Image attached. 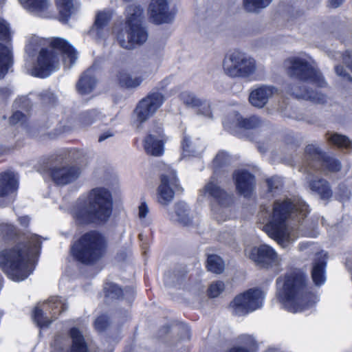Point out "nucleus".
Instances as JSON below:
<instances>
[{
	"instance_id": "nucleus-1",
	"label": "nucleus",
	"mask_w": 352,
	"mask_h": 352,
	"mask_svg": "<svg viewBox=\"0 0 352 352\" xmlns=\"http://www.w3.org/2000/svg\"><path fill=\"white\" fill-rule=\"evenodd\" d=\"M276 297L284 308L292 313L308 309L317 302V295L310 285L307 274L294 269L277 278Z\"/></svg>"
},
{
	"instance_id": "nucleus-2",
	"label": "nucleus",
	"mask_w": 352,
	"mask_h": 352,
	"mask_svg": "<svg viewBox=\"0 0 352 352\" xmlns=\"http://www.w3.org/2000/svg\"><path fill=\"white\" fill-rule=\"evenodd\" d=\"M113 212L111 192L104 187L90 190L86 199L76 203L73 218L78 226H102L107 223Z\"/></svg>"
},
{
	"instance_id": "nucleus-3",
	"label": "nucleus",
	"mask_w": 352,
	"mask_h": 352,
	"mask_svg": "<svg viewBox=\"0 0 352 352\" xmlns=\"http://www.w3.org/2000/svg\"><path fill=\"white\" fill-rule=\"evenodd\" d=\"M106 248L107 242L102 234L98 230H91L85 232L73 242L70 252L76 261L91 265L101 259Z\"/></svg>"
},
{
	"instance_id": "nucleus-4",
	"label": "nucleus",
	"mask_w": 352,
	"mask_h": 352,
	"mask_svg": "<svg viewBox=\"0 0 352 352\" xmlns=\"http://www.w3.org/2000/svg\"><path fill=\"white\" fill-rule=\"evenodd\" d=\"M29 261L28 252L19 244L0 250V268L14 281L24 280L32 274Z\"/></svg>"
},
{
	"instance_id": "nucleus-5",
	"label": "nucleus",
	"mask_w": 352,
	"mask_h": 352,
	"mask_svg": "<svg viewBox=\"0 0 352 352\" xmlns=\"http://www.w3.org/2000/svg\"><path fill=\"white\" fill-rule=\"evenodd\" d=\"M126 12L125 28L128 34V42L124 40L122 32L118 33L117 38L122 47L128 49L134 44L144 43L147 39L148 34L142 25L143 8L140 5H129L126 8Z\"/></svg>"
},
{
	"instance_id": "nucleus-6",
	"label": "nucleus",
	"mask_w": 352,
	"mask_h": 352,
	"mask_svg": "<svg viewBox=\"0 0 352 352\" xmlns=\"http://www.w3.org/2000/svg\"><path fill=\"white\" fill-rule=\"evenodd\" d=\"M287 72L289 76L301 82H310L318 87H324L327 83L322 75L307 60L300 57H290Z\"/></svg>"
},
{
	"instance_id": "nucleus-7",
	"label": "nucleus",
	"mask_w": 352,
	"mask_h": 352,
	"mask_svg": "<svg viewBox=\"0 0 352 352\" xmlns=\"http://www.w3.org/2000/svg\"><path fill=\"white\" fill-rule=\"evenodd\" d=\"M226 74L230 77L248 78L253 74L256 69L254 60L247 58L244 54L234 50L226 56L223 63Z\"/></svg>"
},
{
	"instance_id": "nucleus-8",
	"label": "nucleus",
	"mask_w": 352,
	"mask_h": 352,
	"mask_svg": "<svg viewBox=\"0 0 352 352\" xmlns=\"http://www.w3.org/2000/svg\"><path fill=\"white\" fill-rule=\"evenodd\" d=\"M165 100L164 96L158 91L148 93L137 104L134 113L140 123H144L153 117Z\"/></svg>"
},
{
	"instance_id": "nucleus-9",
	"label": "nucleus",
	"mask_w": 352,
	"mask_h": 352,
	"mask_svg": "<svg viewBox=\"0 0 352 352\" xmlns=\"http://www.w3.org/2000/svg\"><path fill=\"white\" fill-rule=\"evenodd\" d=\"M160 179V184L157 189V201L160 204L168 205L173 199L175 192H184L175 170L161 174Z\"/></svg>"
},
{
	"instance_id": "nucleus-10",
	"label": "nucleus",
	"mask_w": 352,
	"mask_h": 352,
	"mask_svg": "<svg viewBox=\"0 0 352 352\" xmlns=\"http://www.w3.org/2000/svg\"><path fill=\"white\" fill-rule=\"evenodd\" d=\"M261 291L259 289H249L237 295L231 304L234 311L240 314H247L261 307Z\"/></svg>"
},
{
	"instance_id": "nucleus-11",
	"label": "nucleus",
	"mask_w": 352,
	"mask_h": 352,
	"mask_svg": "<svg viewBox=\"0 0 352 352\" xmlns=\"http://www.w3.org/2000/svg\"><path fill=\"white\" fill-rule=\"evenodd\" d=\"M59 63V56L54 52L43 47L38 52L36 63L33 68L34 76L41 78L49 76Z\"/></svg>"
},
{
	"instance_id": "nucleus-12",
	"label": "nucleus",
	"mask_w": 352,
	"mask_h": 352,
	"mask_svg": "<svg viewBox=\"0 0 352 352\" xmlns=\"http://www.w3.org/2000/svg\"><path fill=\"white\" fill-rule=\"evenodd\" d=\"M232 179L236 192L250 199L255 192L256 180L254 174L247 169H236L232 173Z\"/></svg>"
},
{
	"instance_id": "nucleus-13",
	"label": "nucleus",
	"mask_w": 352,
	"mask_h": 352,
	"mask_svg": "<svg viewBox=\"0 0 352 352\" xmlns=\"http://www.w3.org/2000/svg\"><path fill=\"white\" fill-rule=\"evenodd\" d=\"M305 152L313 161L318 162L324 170L338 173L342 169V164L339 160L329 156L318 146L309 144L305 147Z\"/></svg>"
},
{
	"instance_id": "nucleus-14",
	"label": "nucleus",
	"mask_w": 352,
	"mask_h": 352,
	"mask_svg": "<svg viewBox=\"0 0 352 352\" xmlns=\"http://www.w3.org/2000/svg\"><path fill=\"white\" fill-rule=\"evenodd\" d=\"M249 258L261 269H270L276 264L277 254L267 245L253 247L249 252Z\"/></svg>"
},
{
	"instance_id": "nucleus-15",
	"label": "nucleus",
	"mask_w": 352,
	"mask_h": 352,
	"mask_svg": "<svg viewBox=\"0 0 352 352\" xmlns=\"http://www.w3.org/2000/svg\"><path fill=\"white\" fill-rule=\"evenodd\" d=\"M47 307L52 311H49L50 316L46 315L43 310L38 306L34 307L32 312V318L37 327L42 329L49 327L51 323L63 311V305L60 302H50Z\"/></svg>"
},
{
	"instance_id": "nucleus-16",
	"label": "nucleus",
	"mask_w": 352,
	"mask_h": 352,
	"mask_svg": "<svg viewBox=\"0 0 352 352\" xmlns=\"http://www.w3.org/2000/svg\"><path fill=\"white\" fill-rule=\"evenodd\" d=\"M263 230L270 238L280 244L288 241L290 237L287 221L276 217H272Z\"/></svg>"
},
{
	"instance_id": "nucleus-17",
	"label": "nucleus",
	"mask_w": 352,
	"mask_h": 352,
	"mask_svg": "<svg viewBox=\"0 0 352 352\" xmlns=\"http://www.w3.org/2000/svg\"><path fill=\"white\" fill-rule=\"evenodd\" d=\"M151 21L157 25L169 23L173 16L168 10L167 0H152L148 6Z\"/></svg>"
},
{
	"instance_id": "nucleus-18",
	"label": "nucleus",
	"mask_w": 352,
	"mask_h": 352,
	"mask_svg": "<svg viewBox=\"0 0 352 352\" xmlns=\"http://www.w3.org/2000/svg\"><path fill=\"white\" fill-rule=\"evenodd\" d=\"M80 170L75 166L53 167L50 170V175L53 182L59 186H65L77 179Z\"/></svg>"
},
{
	"instance_id": "nucleus-19",
	"label": "nucleus",
	"mask_w": 352,
	"mask_h": 352,
	"mask_svg": "<svg viewBox=\"0 0 352 352\" xmlns=\"http://www.w3.org/2000/svg\"><path fill=\"white\" fill-rule=\"evenodd\" d=\"M156 135L148 134L144 138L143 146L147 154L153 156H162L164 152V130L162 127H157L155 131Z\"/></svg>"
},
{
	"instance_id": "nucleus-20",
	"label": "nucleus",
	"mask_w": 352,
	"mask_h": 352,
	"mask_svg": "<svg viewBox=\"0 0 352 352\" xmlns=\"http://www.w3.org/2000/svg\"><path fill=\"white\" fill-rule=\"evenodd\" d=\"M289 90L291 94L296 98L309 100L316 104H324L327 102V96L325 94L314 91L303 85H289Z\"/></svg>"
},
{
	"instance_id": "nucleus-21",
	"label": "nucleus",
	"mask_w": 352,
	"mask_h": 352,
	"mask_svg": "<svg viewBox=\"0 0 352 352\" xmlns=\"http://www.w3.org/2000/svg\"><path fill=\"white\" fill-rule=\"evenodd\" d=\"M48 47L51 52H54L58 56L67 57L73 63L77 58V53L75 48L66 39L60 37H52L50 38Z\"/></svg>"
},
{
	"instance_id": "nucleus-22",
	"label": "nucleus",
	"mask_w": 352,
	"mask_h": 352,
	"mask_svg": "<svg viewBox=\"0 0 352 352\" xmlns=\"http://www.w3.org/2000/svg\"><path fill=\"white\" fill-rule=\"evenodd\" d=\"M104 298L111 301H120L124 298L125 295H131L134 298V291L129 287H126L124 289L118 284L113 282H107L104 284L102 289Z\"/></svg>"
},
{
	"instance_id": "nucleus-23",
	"label": "nucleus",
	"mask_w": 352,
	"mask_h": 352,
	"mask_svg": "<svg viewBox=\"0 0 352 352\" xmlns=\"http://www.w3.org/2000/svg\"><path fill=\"white\" fill-rule=\"evenodd\" d=\"M327 261L326 255L316 258L312 262L311 278L316 287H320L327 280L326 270Z\"/></svg>"
},
{
	"instance_id": "nucleus-24",
	"label": "nucleus",
	"mask_w": 352,
	"mask_h": 352,
	"mask_svg": "<svg viewBox=\"0 0 352 352\" xmlns=\"http://www.w3.org/2000/svg\"><path fill=\"white\" fill-rule=\"evenodd\" d=\"M18 188L19 179L13 171L5 170L0 173V197L15 193Z\"/></svg>"
},
{
	"instance_id": "nucleus-25",
	"label": "nucleus",
	"mask_w": 352,
	"mask_h": 352,
	"mask_svg": "<svg viewBox=\"0 0 352 352\" xmlns=\"http://www.w3.org/2000/svg\"><path fill=\"white\" fill-rule=\"evenodd\" d=\"M296 210V206L291 199L275 200L273 204L272 217L287 221Z\"/></svg>"
},
{
	"instance_id": "nucleus-26",
	"label": "nucleus",
	"mask_w": 352,
	"mask_h": 352,
	"mask_svg": "<svg viewBox=\"0 0 352 352\" xmlns=\"http://www.w3.org/2000/svg\"><path fill=\"white\" fill-rule=\"evenodd\" d=\"M312 193L319 196L322 200L329 201L333 195L330 183L324 178H315L308 182Z\"/></svg>"
},
{
	"instance_id": "nucleus-27",
	"label": "nucleus",
	"mask_w": 352,
	"mask_h": 352,
	"mask_svg": "<svg viewBox=\"0 0 352 352\" xmlns=\"http://www.w3.org/2000/svg\"><path fill=\"white\" fill-rule=\"evenodd\" d=\"M275 91L276 89L273 86H261L251 91L249 101L253 106L262 108L267 103L269 98Z\"/></svg>"
},
{
	"instance_id": "nucleus-28",
	"label": "nucleus",
	"mask_w": 352,
	"mask_h": 352,
	"mask_svg": "<svg viewBox=\"0 0 352 352\" xmlns=\"http://www.w3.org/2000/svg\"><path fill=\"white\" fill-rule=\"evenodd\" d=\"M205 193L213 198L221 206H227L230 202L228 193L212 181L208 182L204 186Z\"/></svg>"
},
{
	"instance_id": "nucleus-29",
	"label": "nucleus",
	"mask_w": 352,
	"mask_h": 352,
	"mask_svg": "<svg viewBox=\"0 0 352 352\" xmlns=\"http://www.w3.org/2000/svg\"><path fill=\"white\" fill-rule=\"evenodd\" d=\"M68 335L72 340V344L67 352H89L87 343L78 327H71Z\"/></svg>"
},
{
	"instance_id": "nucleus-30",
	"label": "nucleus",
	"mask_w": 352,
	"mask_h": 352,
	"mask_svg": "<svg viewBox=\"0 0 352 352\" xmlns=\"http://www.w3.org/2000/svg\"><path fill=\"white\" fill-rule=\"evenodd\" d=\"M116 78L118 85L127 89L137 88L143 81L142 76L132 78L131 75L124 69L118 70Z\"/></svg>"
},
{
	"instance_id": "nucleus-31",
	"label": "nucleus",
	"mask_w": 352,
	"mask_h": 352,
	"mask_svg": "<svg viewBox=\"0 0 352 352\" xmlns=\"http://www.w3.org/2000/svg\"><path fill=\"white\" fill-rule=\"evenodd\" d=\"M96 82V78L92 74V72L88 69L81 75L76 84V88L81 94H87L94 89Z\"/></svg>"
},
{
	"instance_id": "nucleus-32",
	"label": "nucleus",
	"mask_w": 352,
	"mask_h": 352,
	"mask_svg": "<svg viewBox=\"0 0 352 352\" xmlns=\"http://www.w3.org/2000/svg\"><path fill=\"white\" fill-rule=\"evenodd\" d=\"M234 123L237 129L248 131L259 128L261 126L262 121L260 118L254 115L248 118H243L239 113H237Z\"/></svg>"
},
{
	"instance_id": "nucleus-33",
	"label": "nucleus",
	"mask_w": 352,
	"mask_h": 352,
	"mask_svg": "<svg viewBox=\"0 0 352 352\" xmlns=\"http://www.w3.org/2000/svg\"><path fill=\"white\" fill-rule=\"evenodd\" d=\"M58 10L59 20L67 23L75 11L74 0H55Z\"/></svg>"
},
{
	"instance_id": "nucleus-34",
	"label": "nucleus",
	"mask_w": 352,
	"mask_h": 352,
	"mask_svg": "<svg viewBox=\"0 0 352 352\" xmlns=\"http://www.w3.org/2000/svg\"><path fill=\"white\" fill-rule=\"evenodd\" d=\"M327 142L338 149L346 150L349 153L352 152V140L345 135L333 133L328 138Z\"/></svg>"
},
{
	"instance_id": "nucleus-35",
	"label": "nucleus",
	"mask_w": 352,
	"mask_h": 352,
	"mask_svg": "<svg viewBox=\"0 0 352 352\" xmlns=\"http://www.w3.org/2000/svg\"><path fill=\"white\" fill-rule=\"evenodd\" d=\"M241 342L243 345H234L229 348L226 352H257L258 345L253 336H244Z\"/></svg>"
},
{
	"instance_id": "nucleus-36",
	"label": "nucleus",
	"mask_w": 352,
	"mask_h": 352,
	"mask_svg": "<svg viewBox=\"0 0 352 352\" xmlns=\"http://www.w3.org/2000/svg\"><path fill=\"white\" fill-rule=\"evenodd\" d=\"M13 64L12 52L5 45L0 43V76L3 77Z\"/></svg>"
},
{
	"instance_id": "nucleus-37",
	"label": "nucleus",
	"mask_w": 352,
	"mask_h": 352,
	"mask_svg": "<svg viewBox=\"0 0 352 352\" xmlns=\"http://www.w3.org/2000/svg\"><path fill=\"white\" fill-rule=\"evenodd\" d=\"M179 98L186 106L192 107H201L204 106L205 111L203 112V113L206 115L211 113L209 105L206 104L204 101L197 98L194 94L184 91L180 94Z\"/></svg>"
},
{
	"instance_id": "nucleus-38",
	"label": "nucleus",
	"mask_w": 352,
	"mask_h": 352,
	"mask_svg": "<svg viewBox=\"0 0 352 352\" xmlns=\"http://www.w3.org/2000/svg\"><path fill=\"white\" fill-rule=\"evenodd\" d=\"M206 267L208 271L214 274H221L225 268V263L223 260L217 254H208Z\"/></svg>"
},
{
	"instance_id": "nucleus-39",
	"label": "nucleus",
	"mask_w": 352,
	"mask_h": 352,
	"mask_svg": "<svg viewBox=\"0 0 352 352\" xmlns=\"http://www.w3.org/2000/svg\"><path fill=\"white\" fill-rule=\"evenodd\" d=\"M111 18L112 15L109 12L99 11L96 14L94 25L98 36H100L101 32L109 25Z\"/></svg>"
},
{
	"instance_id": "nucleus-40",
	"label": "nucleus",
	"mask_w": 352,
	"mask_h": 352,
	"mask_svg": "<svg viewBox=\"0 0 352 352\" xmlns=\"http://www.w3.org/2000/svg\"><path fill=\"white\" fill-rule=\"evenodd\" d=\"M0 232L4 240L15 241L19 238V230L10 223L0 224Z\"/></svg>"
},
{
	"instance_id": "nucleus-41",
	"label": "nucleus",
	"mask_w": 352,
	"mask_h": 352,
	"mask_svg": "<svg viewBox=\"0 0 352 352\" xmlns=\"http://www.w3.org/2000/svg\"><path fill=\"white\" fill-rule=\"evenodd\" d=\"M21 3L31 12H42L48 7L47 0H19Z\"/></svg>"
},
{
	"instance_id": "nucleus-42",
	"label": "nucleus",
	"mask_w": 352,
	"mask_h": 352,
	"mask_svg": "<svg viewBox=\"0 0 352 352\" xmlns=\"http://www.w3.org/2000/svg\"><path fill=\"white\" fill-rule=\"evenodd\" d=\"M272 0H243L244 8L249 12L267 7Z\"/></svg>"
},
{
	"instance_id": "nucleus-43",
	"label": "nucleus",
	"mask_w": 352,
	"mask_h": 352,
	"mask_svg": "<svg viewBox=\"0 0 352 352\" xmlns=\"http://www.w3.org/2000/svg\"><path fill=\"white\" fill-rule=\"evenodd\" d=\"M10 124L12 126L21 123V126L24 128L29 127L28 118L25 114L20 111H14L9 118Z\"/></svg>"
},
{
	"instance_id": "nucleus-44",
	"label": "nucleus",
	"mask_w": 352,
	"mask_h": 352,
	"mask_svg": "<svg viewBox=\"0 0 352 352\" xmlns=\"http://www.w3.org/2000/svg\"><path fill=\"white\" fill-rule=\"evenodd\" d=\"M225 289L224 283L221 280H217L212 283L207 290L208 297L211 298L218 297Z\"/></svg>"
},
{
	"instance_id": "nucleus-45",
	"label": "nucleus",
	"mask_w": 352,
	"mask_h": 352,
	"mask_svg": "<svg viewBox=\"0 0 352 352\" xmlns=\"http://www.w3.org/2000/svg\"><path fill=\"white\" fill-rule=\"evenodd\" d=\"M109 318L107 315L102 314L94 321V328L98 332H104L109 326Z\"/></svg>"
},
{
	"instance_id": "nucleus-46",
	"label": "nucleus",
	"mask_w": 352,
	"mask_h": 352,
	"mask_svg": "<svg viewBox=\"0 0 352 352\" xmlns=\"http://www.w3.org/2000/svg\"><path fill=\"white\" fill-rule=\"evenodd\" d=\"M175 213L178 217V221L183 226H188L192 223V220L189 217L187 210L184 206H177L175 209Z\"/></svg>"
},
{
	"instance_id": "nucleus-47",
	"label": "nucleus",
	"mask_w": 352,
	"mask_h": 352,
	"mask_svg": "<svg viewBox=\"0 0 352 352\" xmlns=\"http://www.w3.org/2000/svg\"><path fill=\"white\" fill-rule=\"evenodd\" d=\"M39 98L42 104L45 106H54L57 102V99L54 93L44 91L39 94Z\"/></svg>"
},
{
	"instance_id": "nucleus-48",
	"label": "nucleus",
	"mask_w": 352,
	"mask_h": 352,
	"mask_svg": "<svg viewBox=\"0 0 352 352\" xmlns=\"http://www.w3.org/2000/svg\"><path fill=\"white\" fill-rule=\"evenodd\" d=\"M336 195L339 201H343L349 199L351 192L345 184L340 183L338 186Z\"/></svg>"
},
{
	"instance_id": "nucleus-49",
	"label": "nucleus",
	"mask_w": 352,
	"mask_h": 352,
	"mask_svg": "<svg viewBox=\"0 0 352 352\" xmlns=\"http://www.w3.org/2000/svg\"><path fill=\"white\" fill-rule=\"evenodd\" d=\"M265 182L267 186V192L269 193L276 192L283 186L281 182L274 177L267 178Z\"/></svg>"
},
{
	"instance_id": "nucleus-50",
	"label": "nucleus",
	"mask_w": 352,
	"mask_h": 352,
	"mask_svg": "<svg viewBox=\"0 0 352 352\" xmlns=\"http://www.w3.org/2000/svg\"><path fill=\"white\" fill-rule=\"evenodd\" d=\"M212 163L215 170L226 166L227 164V158L225 154L219 153L213 160Z\"/></svg>"
},
{
	"instance_id": "nucleus-51",
	"label": "nucleus",
	"mask_w": 352,
	"mask_h": 352,
	"mask_svg": "<svg viewBox=\"0 0 352 352\" xmlns=\"http://www.w3.org/2000/svg\"><path fill=\"white\" fill-rule=\"evenodd\" d=\"M335 72L337 75L342 77L344 80L352 83V76L346 71L343 65H336L335 67Z\"/></svg>"
},
{
	"instance_id": "nucleus-52",
	"label": "nucleus",
	"mask_w": 352,
	"mask_h": 352,
	"mask_svg": "<svg viewBox=\"0 0 352 352\" xmlns=\"http://www.w3.org/2000/svg\"><path fill=\"white\" fill-rule=\"evenodd\" d=\"M10 39L9 26L4 22H0V40L8 41Z\"/></svg>"
},
{
	"instance_id": "nucleus-53",
	"label": "nucleus",
	"mask_w": 352,
	"mask_h": 352,
	"mask_svg": "<svg viewBox=\"0 0 352 352\" xmlns=\"http://www.w3.org/2000/svg\"><path fill=\"white\" fill-rule=\"evenodd\" d=\"M61 338L59 336H56L53 342L51 343V352H63V347L60 344Z\"/></svg>"
},
{
	"instance_id": "nucleus-54",
	"label": "nucleus",
	"mask_w": 352,
	"mask_h": 352,
	"mask_svg": "<svg viewBox=\"0 0 352 352\" xmlns=\"http://www.w3.org/2000/svg\"><path fill=\"white\" fill-rule=\"evenodd\" d=\"M343 63L352 71V54L348 50L342 54Z\"/></svg>"
},
{
	"instance_id": "nucleus-55",
	"label": "nucleus",
	"mask_w": 352,
	"mask_h": 352,
	"mask_svg": "<svg viewBox=\"0 0 352 352\" xmlns=\"http://www.w3.org/2000/svg\"><path fill=\"white\" fill-rule=\"evenodd\" d=\"M148 212V208L146 202H142L139 206V217L144 218Z\"/></svg>"
},
{
	"instance_id": "nucleus-56",
	"label": "nucleus",
	"mask_w": 352,
	"mask_h": 352,
	"mask_svg": "<svg viewBox=\"0 0 352 352\" xmlns=\"http://www.w3.org/2000/svg\"><path fill=\"white\" fill-rule=\"evenodd\" d=\"M190 145V141L188 137H184L182 141V149L185 151H188Z\"/></svg>"
},
{
	"instance_id": "nucleus-57",
	"label": "nucleus",
	"mask_w": 352,
	"mask_h": 352,
	"mask_svg": "<svg viewBox=\"0 0 352 352\" xmlns=\"http://www.w3.org/2000/svg\"><path fill=\"white\" fill-rule=\"evenodd\" d=\"M344 1V0H329V7L336 8H338Z\"/></svg>"
},
{
	"instance_id": "nucleus-58",
	"label": "nucleus",
	"mask_w": 352,
	"mask_h": 352,
	"mask_svg": "<svg viewBox=\"0 0 352 352\" xmlns=\"http://www.w3.org/2000/svg\"><path fill=\"white\" fill-rule=\"evenodd\" d=\"M11 94V91L7 87H0V96L8 98Z\"/></svg>"
},
{
	"instance_id": "nucleus-59",
	"label": "nucleus",
	"mask_w": 352,
	"mask_h": 352,
	"mask_svg": "<svg viewBox=\"0 0 352 352\" xmlns=\"http://www.w3.org/2000/svg\"><path fill=\"white\" fill-rule=\"evenodd\" d=\"M10 151V148L4 145H0V156L7 154Z\"/></svg>"
},
{
	"instance_id": "nucleus-60",
	"label": "nucleus",
	"mask_w": 352,
	"mask_h": 352,
	"mask_svg": "<svg viewBox=\"0 0 352 352\" xmlns=\"http://www.w3.org/2000/svg\"><path fill=\"white\" fill-rule=\"evenodd\" d=\"M21 102L23 103V105H19V107L23 108L25 106H27V107L30 106V109H31L32 107H31V105H30L31 102L29 99L23 98V99H22Z\"/></svg>"
},
{
	"instance_id": "nucleus-61",
	"label": "nucleus",
	"mask_w": 352,
	"mask_h": 352,
	"mask_svg": "<svg viewBox=\"0 0 352 352\" xmlns=\"http://www.w3.org/2000/svg\"><path fill=\"white\" fill-rule=\"evenodd\" d=\"M112 135V134L111 133H104L102 134H101L100 136H99V138H98V141L100 142H102L104 141V140H106L107 138H108L109 137H111Z\"/></svg>"
},
{
	"instance_id": "nucleus-62",
	"label": "nucleus",
	"mask_w": 352,
	"mask_h": 352,
	"mask_svg": "<svg viewBox=\"0 0 352 352\" xmlns=\"http://www.w3.org/2000/svg\"><path fill=\"white\" fill-rule=\"evenodd\" d=\"M20 223L22 225H28V223H29V219H28V217H22L21 219H20Z\"/></svg>"
}]
</instances>
